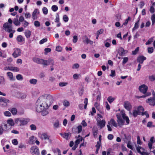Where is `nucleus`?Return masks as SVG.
<instances>
[{
    "label": "nucleus",
    "mask_w": 155,
    "mask_h": 155,
    "mask_svg": "<svg viewBox=\"0 0 155 155\" xmlns=\"http://www.w3.org/2000/svg\"><path fill=\"white\" fill-rule=\"evenodd\" d=\"M63 105L65 107H68L69 105V102L66 100L64 101L63 102Z\"/></svg>",
    "instance_id": "8fccbe9b"
},
{
    "label": "nucleus",
    "mask_w": 155,
    "mask_h": 155,
    "mask_svg": "<svg viewBox=\"0 0 155 155\" xmlns=\"http://www.w3.org/2000/svg\"><path fill=\"white\" fill-rule=\"evenodd\" d=\"M140 91L144 94L146 93L148 89L147 87L145 84H142L139 87Z\"/></svg>",
    "instance_id": "f8f14e48"
},
{
    "label": "nucleus",
    "mask_w": 155,
    "mask_h": 155,
    "mask_svg": "<svg viewBox=\"0 0 155 155\" xmlns=\"http://www.w3.org/2000/svg\"><path fill=\"white\" fill-rule=\"evenodd\" d=\"M47 109H45L41 111V114L43 116H45L48 114V112L46 110Z\"/></svg>",
    "instance_id": "473e14b6"
},
{
    "label": "nucleus",
    "mask_w": 155,
    "mask_h": 155,
    "mask_svg": "<svg viewBox=\"0 0 155 155\" xmlns=\"http://www.w3.org/2000/svg\"><path fill=\"white\" fill-rule=\"evenodd\" d=\"M153 97H150L146 100L147 103L151 106H154L155 105V94L153 93Z\"/></svg>",
    "instance_id": "0eeeda50"
},
{
    "label": "nucleus",
    "mask_w": 155,
    "mask_h": 155,
    "mask_svg": "<svg viewBox=\"0 0 155 155\" xmlns=\"http://www.w3.org/2000/svg\"><path fill=\"white\" fill-rule=\"evenodd\" d=\"M34 25L36 27H38L40 26V24L38 21H35Z\"/></svg>",
    "instance_id": "052dcab7"
},
{
    "label": "nucleus",
    "mask_w": 155,
    "mask_h": 155,
    "mask_svg": "<svg viewBox=\"0 0 155 155\" xmlns=\"http://www.w3.org/2000/svg\"><path fill=\"white\" fill-rule=\"evenodd\" d=\"M0 102H3L5 104L9 103L10 101L8 99L0 97Z\"/></svg>",
    "instance_id": "5701e85b"
},
{
    "label": "nucleus",
    "mask_w": 155,
    "mask_h": 155,
    "mask_svg": "<svg viewBox=\"0 0 155 155\" xmlns=\"http://www.w3.org/2000/svg\"><path fill=\"white\" fill-rule=\"evenodd\" d=\"M132 114L134 117H136L138 115H139V113L137 110H133Z\"/></svg>",
    "instance_id": "e433bc0d"
},
{
    "label": "nucleus",
    "mask_w": 155,
    "mask_h": 155,
    "mask_svg": "<svg viewBox=\"0 0 155 155\" xmlns=\"http://www.w3.org/2000/svg\"><path fill=\"white\" fill-rule=\"evenodd\" d=\"M42 11L43 13L45 15H46L48 13V10L46 7H44L42 8Z\"/></svg>",
    "instance_id": "603ef678"
},
{
    "label": "nucleus",
    "mask_w": 155,
    "mask_h": 155,
    "mask_svg": "<svg viewBox=\"0 0 155 155\" xmlns=\"http://www.w3.org/2000/svg\"><path fill=\"white\" fill-rule=\"evenodd\" d=\"M5 80L4 78L3 77L0 76V84H5Z\"/></svg>",
    "instance_id": "a19ab883"
},
{
    "label": "nucleus",
    "mask_w": 155,
    "mask_h": 155,
    "mask_svg": "<svg viewBox=\"0 0 155 155\" xmlns=\"http://www.w3.org/2000/svg\"><path fill=\"white\" fill-rule=\"evenodd\" d=\"M39 137L42 140H48L49 143L51 142V140L50 139V136H48L46 133L38 134Z\"/></svg>",
    "instance_id": "20e7f679"
},
{
    "label": "nucleus",
    "mask_w": 155,
    "mask_h": 155,
    "mask_svg": "<svg viewBox=\"0 0 155 155\" xmlns=\"http://www.w3.org/2000/svg\"><path fill=\"white\" fill-rule=\"evenodd\" d=\"M116 117L117 118V121L118 124L119 126L121 127L124 125V120L121 116V113H117L116 115Z\"/></svg>",
    "instance_id": "39448f33"
},
{
    "label": "nucleus",
    "mask_w": 155,
    "mask_h": 155,
    "mask_svg": "<svg viewBox=\"0 0 155 155\" xmlns=\"http://www.w3.org/2000/svg\"><path fill=\"white\" fill-rule=\"evenodd\" d=\"M60 135L63 136V137L66 139H68V137L70 135V134L69 133H65L63 134H60Z\"/></svg>",
    "instance_id": "c756f323"
},
{
    "label": "nucleus",
    "mask_w": 155,
    "mask_h": 155,
    "mask_svg": "<svg viewBox=\"0 0 155 155\" xmlns=\"http://www.w3.org/2000/svg\"><path fill=\"white\" fill-rule=\"evenodd\" d=\"M151 19L152 21V25H153L155 23V14H153L151 15Z\"/></svg>",
    "instance_id": "7c9ffc66"
},
{
    "label": "nucleus",
    "mask_w": 155,
    "mask_h": 155,
    "mask_svg": "<svg viewBox=\"0 0 155 155\" xmlns=\"http://www.w3.org/2000/svg\"><path fill=\"white\" fill-rule=\"evenodd\" d=\"M121 116L124 120H125L126 121L127 124L129 123L130 120L128 117L126 116V114L124 113L121 112Z\"/></svg>",
    "instance_id": "412c9836"
},
{
    "label": "nucleus",
    "mask_w": 155,
    "mask_h": 155,
    "mask_svg": "<svg viewBox=\"0 0 155 155\" xmlns=\"http://www.w3.org/2000/svg\"><path fill=\"white\" fill-rule=\"evenodd\" d=\"M94 106L96 108V109L99 111H100V112L101 113L100 111V104L97 102H95L94 104Z\"/></svg>",
    "instance_id": "ea45409f"
},
{
    "label": "nucleus",
    "mask_w": 155,
    "mask_h": 155,
    "mask_svg": "<svg viewBox=\"0 0 155 155\" xmlns=\"http://www.w3.org/2000/svg\"><path fill=\"white\" fill-rule=\"evenodd\" d=\"M21 50L19 48H15L14 49V51L12 54L13 56L16 58L21 55Z\"/></svg>",
    "instance_id": "1a4fd4ad"
},
{
    "label": "nucleus",
    "mask_w": 155,
    "mask_h": 155,
    "mask_svg": "<svg viewBox=\"0 0 155 155\" xmlns=\"http://www.w3.org/2000/svg\"><path fill=\"white\" fill-rule=\"evenodd\" d=\"M25 35L27 38H29L30 37L31 32L29 30H26L25 32Z\"/></svg>",
    "instance_id": "a878e982"
},
{
    "label": "nucleus",
    "mask_w": 155,
    "mask_h": 155,
    "mask_svg": "<svg viewBox=\"0 0 155 155\" xmlns=\"http://www.w3.org/2000/svg\"><path fill=\"white\" fill-rule=\"evenodd\" d=\"M115 99V98L111 96H109L107 98V101L109 103H112Z\"/></svg>",
    "instance_id": "72a5a7b5"
},
{
    "label": "nucleus",
    "mask_w": 155,
    "mask_h": 155,
    "mask_svg": "<svg viewBox=\"0 0 155 155\" xmlns=\"http://www.w3.org/2000/svg\"><path fill=\"white\" fill-rule=\"evenodd\" d=\"M37 81H38L37 79H30L29 80V82L31 84L35 85V84L37 83Z\"/></svg>",
    "instance_id": "f704fd0d"
},
{
    "label": "nucleus",
    "mask_w": 155,
    "mask_h": 155,
    "mask_svg": "<svg viewBox=\"0 0 155 155\" xmlns=\"http://www.w3.org/2000/svg\"><path fill=\"white\" fill-rule=\"evenodd\" d=\"M149 79L151 81H153L155 80V77L154 75H152L149 76Z\"/></svg>",
    "instance_id": "774afa93"
},
{
    "label": "nucleus",
    "mask_w": 155,
    "mask_h": 155,
    "mask_svg": "<svg viewBox=\"0 0 155 155\" xmlns=\"http://www.w3.org/2000/svg\"><path fill=\"white\" fill-rule=\"evenodd\" d=\"M8 22L5 23L3 25L4 29L5 31L9 33V37L12 38L13 37V34L15 31L13 29V27L12 25V21L11 18H9L8 20Z\"/></svg>",
    "instance_id": "f03ea898"
},
{
    "label": "nucleus",
    "mask_w": 155,
    "mask_h": 155,
    "mask_svg": "<svg viewBox=\"0 0 155 155\" xmlns=\"http://www.w3.org/2000/svg\"><path fill=\"white\" fill-rule=\"evenodd\" d=\"M118 52L120 55L122 56L127 53V51L126 50H124L123 48L120 47L118 50Z\"/></svg>",
    "instance_id": "a211bd4d"
},
{
    "label": "nucleus",
    "mask_w": 155,
    "mask_h": 155,
    "mask_svg": "<svg viewBox=\"0 0 155 155\" xmlns=\"http://www.w3.org/2000/svg\"><path fill=\"white\" fill-rule=\"evenodd\" d=\"M64 21L65 22H67L68 21V18L66 15H64L63 18Z\"/></svg>",
    "instance_id": "de8ad7c7"
},
{
    "label": "nucleus",
    "mask_w": 155,
    "mask_h": 155,
    "mask_svg": "<svg viewBox=\"0 0 155 155\" xmlns=\"http://www.w3.org/2000/svg\"><path fill=\"white\" fill-rule=\"evenodd\" d=\"M45 54H47V53L51 52V49L50 48H45Z\"/></svg>",
    "instance_id": "bf43d9fd"
},
{
    "label": "nucleus",
    "mask_w": 155,
    "mask_h": 155,
    "mask_svg": "<svg viewBox=\"0 0 155 155\" xmlns=\"http://www.w3.org/2000/svg\"><path fill=\"white\" fill-rule=\"evenodd\" d=\"M17 40L19 42H21L24 40L22 36L21 35H19L17 37Z\"/></svg>",
    "instance_id": "c85d7f7f"
},
{
    "label": "nucleus",
    "mask_w": 155,
    "mask_h": 155,
    "mask_svg": "<svg viewBox=\"0 0 155 155\" xmlns=\"http://www.w3.org/2000/svg\"><path fill=\"white\" fill-rule=\"evenodd\" d=\"M13 23L16 26H19L20 25L21 23L18 21V19L14 18L13 20Z\"/></svg>",
    "instance_id": "bb28decb"
},
{
    "label": "nucleus",
    "mask_w": 155,
    "mask_h": 155,
    "mask_svg": "<svg viewBox=\"0 0 155 155\" xmlns=\"http://www.w3.org/2000/svg\"><path fill=\"white\" fill-rule=\"evenodd\" d=\"M78 38L77 36L74 35L73 37V42L76 43L78 41Z\"/></svg>",
    "instance_id": "4d7b16f0"
},
{
    "label": "nucleus",
    "mask_w": 155,
    "mask_h": 155,
    "mask_svg": "<svg viewBox=\"0 0 155 155\" xmlns=\"http://www.w3.org/2000/svg\"><path fill=\"white\" fill-rule=\"evenodd\" d=\"M39 14V12L38 9H36L35 10L32 14V18L34 20L37 18V15Z\"/></svg>",
    "instance_id": "f3484780"
},
{
    "label": "nucleus",
    "mask_w": 155,
    "mask_h": 155,
    "mask_svg": "<svg viewBox=\"0 0 155 155\" xmlns=\"http://www.w3.org/2000/svg\"><path fill=\"white\" fill-rule=\"evenodd\" d=\"M46 102L48 104V108L49 106L52 103L53 101V98L52 96L50 95L45 94L44 95Z\"/></svg>",
    "instance_id": "423d86ee"
},
{
    "label": "nucleus",
    "mask_w": 155,
    "mask_h": 155,
    "mask_svg": "<svg viewBox=\"0 0 155 155\" xmlns=\"http://www.w3.org/2000/svg\"><path fill=\"white\" fill-rule=\"evenodd\" d=\"M7 123L10 126H13L14 125V123L12 119H10L7 120Z\"/></svg>",
    "instance_id": "c9c22d12"
},
{
    "label": "nucleus",
    "mask_w": 155,
    "mask_h": 155,
    "mask_svg": "<svg viewBox=\"0 0 155 155\" xmlns=\"http://www.w3.org/2000/svg\"><path fill=\"white\" fill-rule=\"evenodd\" d=\"M153 122L151 121L148 122L147 124V127H154L155 126L152 125Z\"/></svg>",
    "instance_id": "09e8293b"
},
{
    "label": "nucleus",
    "mask_w": 155,
    "mask_h": 155,
    "mask_svg": "<svg viewBox=\"0 0 155 155\" xmlns=\"http://www.w3.org/2000/svg\"><path fill=\"white\" fill-rule=\"evenodd\" d=\"M33 61L35 63L44 65V60L36 58H33Z\"/></svg>",
    "instance_id": "2eb2a0df"
},
{
    "label": "nucleus",
    "mask_w": 155,
    "mask_h": 155,
    "mask_svg": "<svg viewBox=\"0 0 155 155\" xmlns=\"http://www.w3.org/2000/svg\"><path fill=\"white\" fill-rule=\"evenodd\" d=\"M62 48L59 46H58L56 47V51H57L60 52L62 51Z\"/></svg>",
    "instance_id": "338daca9"
},
{
    "label": "nucleus",
    "mask_w": 155,
    "mask_h": 155,
    "mask_svg": "<svg viewBox=\"0 0 155 155\" xmlns=\"http://www.w3.org/2000/svg\"><path fill=\"white\" fill-rule=\"evenodd\" d=\"M54 62L53 59L49 58L48 60H44V66H47L49 65H54Z\"/></svg>",
    "instance_id": "9b49d317"
},
{
    "label": "nucleus",
    "mask_w": 155,
    "mask_h": 155,
    "mask_svg": "<svg viewBox=\"0 0 155 155\" xmlns=\"http://www.w3.org/2000/svg\"><path fill=\"white\" fill-rule=\"evenodd\" d=\"M47 41V39L46 38L42 39L40 41L39 44H42L46 42Z\"/></svg>",
    "instance_id": "e2e57ef3"
},
{
    "label": "nucleus",
    "mask_w": 155,
    "mask_h": 155,
    "mask_svg": "<svg viewBox=\"0 0 155 155\" xmlns=\"http://www.w3.org/2000/svg\"><path fill=\"white\" fill-rule=\"evenodd\" d=\"M51 9L53 11L55 12L57 11L58 9V7L56 5H53L51 7Z\"/></svg>",
    "instance_id": "c03bdc74"
},
{
    "label": "nucleus",
    "mask_w": 155,
    "mask_h": 155,
    "mask_svg": "<svg viewBox=\"0 0 155 155\" xmlns=\"http://www.w3.org/2000/svg\"><path fill=\"white\" fill-rule=\"evenodd\" d=\"M146 59V58L143 56H140L137 58V62H139L140 64H143V61Z\"/></svg>",
    "instance_id": "6ab92c4d"
},
{
    "label": "nucleus",
    "mask_w": 155,
    "mask_h": 155,
    "mask_svg": "<svg viewBox=\"0 0 155 155\" xmlns=\"http://www.w3.org/2000/svg\"><path fill=\"white\" fill-rule=\"evenodd\" d=\"M36 105V111L37 112H41L45 109H48V104L46 102L44 95L39 97L37 100Z\"/></svg>",
    "instance_id": "f257e3e1"
},
{
    "label": "nucleus",
    "mask_w": 155,
    "mask_h": 155,
    "mask_svg": "<svg viewBox=\"0 0 155 155\" xmlns=\"http://www.w3.org/2000/svg\"><path fill=\"white\" fill-rule=\"evenodd\" d=\"M7 74L10 80L14 81L15 80V78L13 77V74L12 72H7Z\"/></svg>",
    "instance_id": "4be33fe9"
},
{
    "label": "nucleus",
    "mask_w": 155,
    "mask_h": 155,
    "mask_svg": "<svg viewBox=\"0 0 155 155\" xmlns=\"http://www.w3.org/2000/svg\"><path fill=\"white\" fill-rule=\"evenodd\" d=\"M16 78L18 80H22L23 79L22 76L20 74L17 75L16 76Z\"/></svg>",
    "instance_id": "49530a36"
},
{
    "label": "nucleus",
    "mask_w": 155,
    "mask_h": 155,
    "mask_svg": "<svg viewBox=\"0 0 155 155\" xmlns=\"http://www.w3.org/2000/svg\"><path fill=\"white\" fill-rule=\"evenodd\" d=\"M153 41V38H150L147 41L146 43V45H147L151 44Z\"/></svg>",
    "instance_id": "37998d69"
},
{
    "label": "nucleus",
    "mask_w": 155,
    "mask_h": 155,
    "mask_svg": "<svg viewBox=\"0 0 155 155\" xmlns=\"http://www.w3.org/2000/svg\"><path fill=\"white\" fill-rule=\"evenodd\" d=\"M4 115L7 117H10L11 115V113L8 111H5L4 112Z\"/></svg>",
    "instance_id": "3c124183"
},
{
    "label": "nucleus",
    "mask_w": 155,
    "mask_h": 155,
    "mask_svg": "<svg viewBox=\"0 0 155 155\" xmlns=\"http://www.w3.org/2000/svg\"><path fill=\"white\" fill-rule=\"evenodd\" d=\"M139 47H137L134 51H132V54L133 55H135L137 53L139 50Z\"/></svg>",
    "instance_id": "13d9d810"
},
{
    "label": "nucleus",
    "mask_w": 155,
    "mask_h": 155,
    "mask_svg": "<svg viewBox=\"0 0 155 155\" xmlns=\"http://www.w3.org/2000/svg\"><path fill=\"white\" fill-rule=\"evenodd\" d=\"M10 111L13 115H15L17 113V109L15 108H12Z\"/></svg>",
    "instance_id": "2f4dec72"
},
{
    "label": "nucleus",
    "mask_w": 155,
    "mask_h": 155,
    "mask_svg": "<svg viewBox=\"0 0 155 155\" xmlns=\"http://www.w3.org/2000/svg\"><path fill=\"white\" fill-rule=\"evenodd\" d=\"M139 21H138L137 22L135 23L134 26L132 29L133 31L138 28L139 27Z\"/></svg>",
    "instance_id": "4c0bfd02"
},
{
    "label": "nucleus",
    "mask_w": 155,
    "mask_h": 155,
    "mask_svg": "<svg viewBox=\"0 0 155 155\" xmlns=\"http://www.w3.org/2000/svg\"><path fill=\"white\" fill-rule=\"evenodd\" d=\"M68 84L67 82H61L59 83V85L60 87H62L66 86Z\"/></svg>",
    "instance_id": "79ce46f5"
},
{
    "label": "nucleus",
    "mask_w": 155,
    "mask_h": 155,
    "mask_svg": "<svg viewBox=\"0 0 155 155\" xmlns=\"http://www.w3.org/2000/svg\"><path fill=\"white\" fill-rule=\"evenodd\" d=\"M106 122L105 120H99L97 122V125L101 129L104 127L105 125Z\"/></svg>",
    "instance_id": "dca6fc26"
},
{
    "label": "nucleus",
    "mask_w": 155,
    "mask_h": 155,
    "mask_svg": "<svg viewBox=\"0 0 155 155\" xmlns=\"http://www.w3.org/2000/svg\"><path fill=\"white\" fill-rule=\"evenodd\" d=\"M108 122H109L110 124H111L113 126L115 127H117V124L113 119H111Z\"/></svg>",
    "instance_id": "b1692460"
},
{
    "label": "nucleus",
    "mask_w": 155,
    "mask_h": 155,
    "mask_svg": "<svg viewBox=\"0 0 155 155\" xmlns=\"http://www.w3.org/2000/svg\"><path fill=\"white\" fill-rule=\"evenodd\" d=\"M7 124H3L0 126V135H2L4 131L7 130L8 129Z\"/></svg>",
    "instance_id": "9d476101"
},
{
    "label": "nucleus",
    "mask_w": 155,
    "mask_h": 155,
    "mask_svg": "<svg viewBox=\"0 0 155 155\" xmlns=\"http://www.w3.org/2000/svg\"><path fill=\"white\" fill-rule=\"evenodd\" d=\"M59 122L58 120H56L55 122L54 126L55 128H57L59 127Z\"/></svg>",
    "instance_id": "58836bf2"
},
{
    "label": "nucleus",
    "mask_w": 155,
    "mask_h": 155,
    "mask_svg": "<svg viewBox=\"0 0 155 155\" xmlns=\"http://www.w3.org/2000/svg\"><path fill=\"white\" fill-rule=\"evenodd\" d=\"M30 121L28 118H18L15 120V123L18 125L21 126L26 125Z\"/></svg>",
    "instance_id": "7ed1b4c3"
},
{
    "label": "nucleus",
    "mask_w": 155,
    "mask_h": 155,
    "mask_svg": "<svg viewBox=\"0 0 155 155\" xmlns=\"http://www.w3.org/2000/svg\"><path fill=\"white\" fill-rule=\"evenodd\" d=\"M82 39L84 43H86L87 44L89 43L90 45H92L93 43V42L89 40L86 35L84 36Z\"/></svg>",
    "instance_id": "4468645a"
},
{
    "label": "nucleus",
    "mask_w": 155,
    "mask_h": 155,
    "mask_svg": "<svg viewBox=\"0 0 155 155\" xmlns=\"http://www.w3.org/2000/svg\"><path fill=\"white\" fill-rule=\"evenodd\" d=\"M124 106L127 110L130 111L132 108V105L128 101H125L124 103Z\"/></svg>",
    "instance_id": "ddd939ff"
},
{
    "label": "nucleus",
    "mask_w": 155,
    "mask_h": 155,
    "mask_svg": "<svg viewBox=\"0 0 155 155\" xmlns=\"http://www.w3.org/2000/svg\"><path fill=\"white\" fill-rule=\"evenodd\" d=\"M31 152L33 155H39V151L38 148L36 146L32 147L30 149Z\"/></svg>",
    "instance_id": "6e6552de"
},
{
    "label": "nucleus",
    "mask_w": 155,
    "mask_h": 155,
    "mask_svg": "<svg viewBox=\"0 0 155 155\" xmlns=\"http://www.w3.org/2000/svg\"><path fill=\"white\" fill-rule=\"evenodd\" d=\"M153 51V49L152 47H149L148 48V52L150 53L151 54L152 53Z\"/></svg>",
    "instance_id": "6e6d98bb"
},
{
    "label": "nucleus",
    "mask_w": 155,
    "mask_h": 155,
    "mask_svg": "<svg viewBox=\"0 0 155 155\" xmlns=\"http://www.w3.org/2000/svg\"><path fill=\"white\" fill-rule=\"evenodd\" d=\"M36 137L33 136H32L29 137V143L30 144H33L35 143Z\"/></svg>",
    "instance_id": "aec40b11"
},
{
    "label": "nucleus",
    "mask_w": 155,
    "mask_h": 155,
    "mask_svg": "<svg viewBox=\"0 0 155 155\" xmlns=\"http://www.w3.org/2000/svg\"><path fill=\"white\" fill-rule=\"evenodd\" d=\"M18 96L19 98L21 99H25L26 97V95L25 94L22 93H19Z\"/></svg>",
    "instance_id": "cd10ccee"
},
{
    "label": "nucleus",
    "mask_w": 155,
    "mask_h": 155,
    "mask_svg": "<svg viewBox=\"0 0 155 155\" xmlns=\"http://www.w3.org/2000/svg\"><path fill=\"white\" fill-rule=\"evenodd\" d=\"M80 76V75L79 74H75L73 75V78L74 79H77L79 78V76Z\"/></svg>",
    "instance_id": "5fc2aeb1"
},
{
    "label": "nucleus",
    "mask_w": 155,
    "mask_h": 155,
    "mask_svg": "<svg viewBox=\"0 0 155 155\" xmlns=\"http://www.w3.org/2000/svg\"><path fill=\"white\" fill-rule=\"evenodd\" d=\"M104 31V30L103 29H101L97 31V34L99 35L100 34H102L103 33Z\"/></svg>",
    "instance_id": "0e129e2a"
},
{
    "label": "nucleus",
    "mask_w": 155,
    "mask_h": 155,
    "mask_svg": "<svg viewBox=\"0 0 155 155\" xmlns=\"http://www.w3.org/2000/svg\"><path fill=\"white\" fill-rule=\"evenodd\" d=\"M150 11L151 13H153L154 12L155 9L154 8L153 6L151 5L150 6Z\"/></svg>",
    "instance_id": "680f3d73"
},
{
    "label": "nucleus",
    "mask_w": 155,
    "mask_h": 155,
    "mask_svg": "<svg viewBox=\"0 0 155 155\" xmlns=\"http://www.w3.org/2000/svg\"><path fill=\"white\" fill-rule=\"evenodd\" d=\"M30 127L31 130H35L36 129V127L33 124H32L30 126Z\"/></svg>",
    "instance_id": "a18cd8bd"
},
{
    "label": "nucleus",
    "mask_w": 155,
    "mask_h": 155,
    "mask_svg": "<svg viewBox=\"0 0 155 155\" xmlns=\"http://www.w3.org/2000/svg\"><path fill=\"white\" fill-rule=\"evenodd\" d=\"M110 76L113 77L115 76V71L111 70V74L110 75Z\"/></svg>",
    "instance_id": "69168bd1"
},
{
    "label": "nucleus",
    "mask_w": 155,
    "mask_h": 155,
    "mask_svg": "<svg viewBox=\"0 0 155 155\" xmlns=\"http://www.w3.org/2000/svg\"><path fill=\"white\" fill-rule=\"evenodd\" d=\"M130 19L131 18L130 17H129L128 18L125 20V22L123 23V25H124L125 26L127 24L128 21L130 20Z\"/></svg>",
    "instance_id": "864d4df0"
},
{
    "label": "nucleus",
    "mask_w": 155,
    "mask_h": 155,
    "mask_svg": "<svg viewBox=\"0 0 155 155\" xmlns=\"http://www.w3.org/2000/svg\"><path fill=\"white\" fill-rule=\"evenodd\" d=\"M144 109L141 106H139L137 108V111L139 113V115H141V114L143 113Z\"/></svg>",
    "instance_id": "393cba45"
}]
</instances>
